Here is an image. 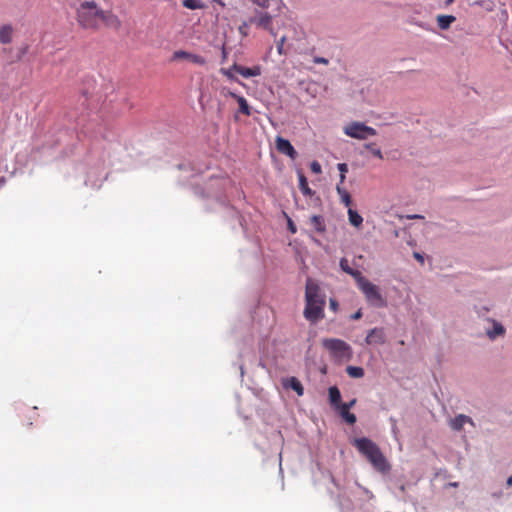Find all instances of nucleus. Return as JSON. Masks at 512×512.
Wrapping results in <instances>:
<instances>
[{"mask_svg": "<svg viewBox=\"0 0 512 512\" xmlns=\"http://www.w3.org/2000/svg\"><path fill=\"white\" fill-rule=\"evenodd\" d=\"M326 296L319 284L311 278H307L305 285L304 317L311 323H317L324 318Z\"/></svg>", "mask_w": 512, "mask_h": 512, "instance_id": "f257e3e1", "label": "nucleus"}, {"mask_svg": "<svg viewBox=\"0 0 512 512\" xmlns=\"http://www.w3.org/2000/svg\"><path fill=\"white\" fill-rule=\"evenodd\" d=\"M352 445L364 456L372 467L379 473L387 474L391 465L382 453L379 446L367 437L355 438Z\"/></svg>", "mask_w": 512, "mask_h": 512, "instance_id": "f03ea898", "label": "nucleus"}, {"mask_svg": "<svg viewBox=\"0 0 512 512\" xmlns=\"http://www.w3.org/2000/svg\"><path fill=\"white\" fill-rule=\"evenodd\" d=\"M79 24L86 29H96L107 21V17L94 1H83L77 8Z\"/></svg>", "mask_w": 512, "mask_h": 512, "instance_id": "7ed1b4c3", "label": "nucleus"}, {"mask_svg": "<svg viewBox=\"0 0 512 512\" xmlns=\"http://www.w3.org/2000/svg\"><path fill=\"white\" fill-rule=\"evenodd\" d=\"M322 345L336 361H349L353 356L351 346L341 339L326 338L322 340Z\"/></svg>", "mask_w": 512, "mask_h": 512, "instance_id": "20e7f679", "label": "nucleus"}, {"mask_svg": "<svg viewBox=\"0 0 512 512\" xmlns=\"http://www.w3.org/2000/svg\"><path fill=\"white\" fill-rule=\"evenodd\" d=\"M332 482L338 488V502L341 510H350L352 508V501L350 498L351 494L355 493V489L362 490L368 497H372V494L366 488L361 487L358 483H348L347 485L341 486L334 478Z\"/></svg>", "mask_w": 512, "mask_h": 512, "instance_id": "39448f33", "label": "nucleus"}, {"mask_svg": "<svg viewBox=\"0 0 512 512\" xmlns=\"http://www.w3.org/2000/svg\"><path fill=\"white\" fill-rule=\"evenodd\" d=\"M356 284L371 305L375 307L385 306L384 298L382 297L378 286L370 282L364 276L358 279Z\"/></svg>", "mask_w": 512, "mask_h": 512, "instance_id": "423d86ee", "label": "nucleus"}, {"mask_svg": "<svg viewBox=\"0 0 512 512\" xmlns=\"http://www.w3.org/2000/svg\"><path fill=\"white\" fill-rule=\"evenodd\" d=\"M344 133L355 139L365 140L370 136L377 134L373 127L367 126L363 122H352L344 127Z\"/></svg>", "mask_w": 512, "mask_h": 512, "instance_id": "0eeeda50", "label": "nucleus"}, {"mask_svg": "<svg viewBox=\"0 0 512 512\" xmlns=\"http://www.w3.org/2000/svg\"><path fill=\"white\" fill-rule=\"evenodd\" d=\"M227 182L228 180L226 178L211 177L206 196L216 198L217 201L224 204V199L222 198L220 191L225 188ZM200 194L205 196L204 191H201Z\"/></svg>", "mask_w": 512, "mask_h": 512, "instance_id": "6e6552de", "label": "nucleus"}, {"mask_svg": "<svg viewBox=\"0 0 512 512\" xmlns=\"http://www.w3.org/2000/svg\"><path fill=\"white\" fill-rule=\"evenodd\" d=\"M387 341V335L383 327H374L369 330L365 338V344L369 346L383 345Z\"/></svg>", "mask_w": 512, "mask_h": 512, "instance_id": "1a4fd4ad", "label": "nucleus"}, {"mask_svg": "<svg viewBox=\"0 0 512 512\" xmlns=\"http://www.w3.org/2000/svg\"><path fill=\"white\" fill-rule=\"evenodd\" d=\"M249 23L255 24L257 27L263 28L271 32L274 35L272 29V16L267 12L255 11V16L249 19Z\"/></svg>", "mask_w": 512, "mask_h": 512, "instance_id": "9d476101", "label": "nucleus"}, {"mask_svg": "<svg viewBox=\"0 0 512 512\" xmlns=\"http://www.w3.org/2000/svg\"><path fill=\"white\" fill-rule=\"evenodd\" d=\"M275 142L276 148L281 154L288 156L292 160H295L297 158L298 153L289 140L281 136H277Z\"/></svg>", "mask_w": 512, "mask_h": 512, "instance_id": "9b49d317", "label": "nucleus"}, {"mask_svg": "<svg viewBox=\"0 0 512 512\" xmlns=\"http://www.w3.org/2000/svg\"><path fill=\"white\" fill-rule=\"evenodd\" d=\"M184 59L197 65H205L206 59L198 54H193L185 50H177L172 55V60Z\"/></svg>", "mask_w": 512, "mask_h": 512, "instance_id": "f8f14e48", "label": "nucleus"}, {"mask_svg": "<svg viewBox=\"0 0 512 512\" xmlns=\"http://www.w3.org/2000/svg\"><path fill=\"white\" fill-rule=\"evenodd\" d=\"M465 424H470L472 427H475L473 419L464 414H458L449 421L450 428L457 432L461 431Z\"/></svg>", "mask_w": 512, "mask_h": 512, "instance_id": "ddd939ff", "label": "nucleus"}, {"mask_svg": "<svg viewBox=\"0 0 512 512\" xmlns=\"http://www.w3.org/2000/svg\"><path fill=\"white\" fill-rule=\"evenodd\" d=\"M492 323L491 329H486V335L490 340H495L499 336H503L506 332L505 327L497 320L487 318Z\"/></svg>", "mask_w": 512, "mask_h": 512, "instance_id": "4468645a", "label": "nucleus"}, {"mask_svg": "<svg viewBox=\"0 0 512 512\" xmlns=\"http://www.w3.org/2000/svg\"><path fill=\"white\" fill-rule=\"evenodd\" d=\"M232 68L235 72L239 73L241 76L247 79L261 75V67L258 65L249 68L238 64H234Z\"/></svg>", "mask_w": 512, "mask_h": 512, "instance_id": "2eb2a0df", "label": "nucleus"}, {"mask_svg": "<svg viewBox=\"0 0 512 512\" xmlns=\"http://www.w3.org/2000/svg\"><path fill=\"white\" fill-rule=\"evenodd\" d=\"M339 265L342 271L352 276L356 282L358 281V279L363 277L362 273L359 270L350 267L349 262L346 258H341Z\"/></svg>", "mask_w": 512, "mask_h": 512, "instance_id": "dca6fc26", "label": "nucleus"}, {"mask_svg": "<svg viewBox=\"0 0 512 512\" xmlns=\"http://www.w3.org/2000/svg\"><path fill=\"white\" fill-rule=\"evenodd\" d=\"M283 385L285 388H290L295 391L298 396H302L304 394L303 385L296 377L287 378Z\"/></svg>", "mask_w": 512, "mask_h": 512, "instance_id": "f3484780", "label": "nucleus"}, {"mask_svg": "<svg viewBox=\"0 0 512 512\" xmlns=\"http://www.w3.org/2000/svg\"><path fill=\"white\" fill-rule=\"evenodd\" d=\"M230 96L236 99V101L238 102L239 112L246 116H250L252 114L248 101L243 96L238 95L234 92H230Z\"/></svg>", "mask_w": 512, "mask_h": 512, "instance_id": "a211bd4d", "label": "nucleus"}, {"mask_svg": "<svg viewBox=\"0 0 512 512\" xmlns=\"http://www.w3.org/2000/svg\"><path fill=\"white\" fill-rule=\"evenodd\" d=\"M329 402L334 409L341 405V393L336 386H331L328 389Z\"/></svg>", "mask_w": 512, "mask_h": 512, "instance_id": "6ab92c4d", "label": "nucleus"}, {"mask_svg": "<svg viewBox=\"0 0 512 512\" xmlns=\"http://www.w3.org/2000/svg\"><path fill=\"white\" fill-rule=\"evenodd\" d=\"M297 174L299 179V189L302 192V194L305 196L313 195L314 192L308 186V181L305 175L300 170L297 172Z\"/></svg>", "mask_w": 512, "mask_h": 512, "instance_id": "aec40b11", "label": "nucleus"}, {"mask_svg": "<svg viewBox=\"0 0 512 512\" xmlns=\"http://www.w3.org/2000/svg\"><path fill=\"white\" fill-rule=\"evenodd\" d=\"M456 21V17L453 15H438L437 24L440 29L447 30L450 25Z\"/></svg>", "mask_w": 512, "mask_h": 512, "instance_id": "412c9836", "label": "nucleus"}, {"mask_svg": "<svg viewBox=\"0 0 512 512\" xmlns=\"http://www.w3.org/2000/svg\"><path fill=\"white\" fill-rule=\"evenodd\" d=\"M13 28L11 25H3L0 29V42L8 44L12 41Z\"/></svg>", "mask_w": 512, "mask_h": 512, "instance_id": "4be33fe9", "label": "nucleus"}, {"mask_svg": "<svg viewBox=\"0 0 512 512\" xmlns=\"http://www.w3.org/2000/svg\"><path fill=\"white\" fill-rule=\"evenodd\" d=\"M311 224L318 233H324L326 231L325 221L321 215H313L311 217Z\"/></svg>", "mask_w": 512, "mask_h": 512, "instance_id": "5701e85b", "label": "nucleus"}, {"mask_svg": "<svg viewBox=\"0 0 512 512\" xmlns=\"http://www.w3.org/2000/svg\"><path fill=\"white\" fill-rule=\"evenodd\" d=\"M336 191H337L338 195L340 196L342 203H344V205L347 207L350 206L351 196H350L349 192L343 187V184H337Z\"/></svg>", "mask_w": 512, "mask_h": 512, "instance_id": "b1692460", "label": "nucleus"}, {"mask_svg": "<svg viewBox=\"0 0 512 512\" xmlns=\"http://www.w3.org/2000/svg\"><path fill=\"white\" fill-rule=\"evenodd\" d=\"M336 410L338 411L340 416L343 418V420L345 422H347L348 424L353 425L356 422L357 418H356L355 414L349 412L348 409L339 406L338 408H336Z\"/></svg>", "mask_w": 512, "mask_h": 512, "instance_id": "393cba45", "label": "nucleus"}, {"mask_svg": "<svg viewBox=\"0 0 512 512\" xmlns=\"http://www.w3.org/2000/svg\"><path fill=\"white\" fill-rule=\"evenodd\" d=\"M348 218L351 225L354 227H360L363 223L362 216L356 211L351 208L348 209Z\"/></svg>", "mask_w": 512, "mask_h": 512, "instance_id": "a878e982", "label": "nucleus"}, {"mask_svg": "<svg viewBox=\"0 0 512 512\" xmlns=\"http://www.w3.org/2000/svg\"><path fill=\"white\" fill-rule=\"evenodd\" d=\"M498 0H480L478 2H471V5H477L482 7L485 11L491 12L496 7V2Z\"/></svg>", "mask_w": 512, "mask_h": 512, "instance_id": "bb28decb", "label": "nucleus"}, {"mask_svg": "<svg viewBox=\"0 0 512 512\" xmlns=\"http://www.w3.org/2000/svg\"><path fill=\"white\" fill-rule=\"evenodd\" d=\"M346 372L352 378H361L364 376V369L359 366H347Z\"/></svg>", "mask_w": 512, "mask_h": 512, "instance_id": "cd10ccee", "label": "nucleus"}, {"mask_svg": "<svg viewBox=\"0 0 512 512\" xmlns=\"http://www.w3.org/2000/svg\"><path fill=\"white\" fill-rule=\"evenodd\" d=\"M183 6L191 10L203 9L205 7L201 0H183Z\"/></svg>", "mask_w": 512, "mask_h": 512, "instance_id": "c85d7f7f", "label": "nucleus"}, {"mask_svg": "<svg viewBox=\"0 0 512 512\" xmlns=\"http://www.w3.org/2000/svg\"><path fill=\"white\" fill-rule=\"evenodd\" d=\"M474 311L479 318L487 320V314L490 311V307L488 305H475Z\"/></svg>", "mask_w": 512, "mask_h": 512, "instance_id": "c756f323", "label": "nucleus"}, {"mask_svg": "<svg viewBox=\"0 0 512 512\" xmlns=\"http://www.w3.org/2000/svg\"><path fill=\"white\" fill-rule=\"evenodd\" d=\"M364 148L369 150L373 156L383 159V154L380 148L376 147L373 143L364 144Z\"/></svg>", "mask_w": 512, "mask_h": 512, "instance_id": "7c9ffc66", "label": "nucleus"}, {"mask_svg": "<svg viewBox=\"0 0 512 512\" xmlns=\"http://www.w3.org/2000/svg\"><path fill=\"white\" fill-rule=\"evenodd\" d=\"M77 121V126H81V132L84 133V134H88V133H91L92 134V123L89 122V124H84V117L81 116V117H78L76 119Z\"/></svg>", "mask_w": 512, "mask_h": 512, "instance_id": "2f4dec72", "label": "nucleus"}, {"mask_svg": "<svg viewBox=\"0 0 512 512\" xmlns=\"http://www.w3.org/2000/svg\"><path fill=\"white\" fill-rule=\"evenodd\" d=\"M337 168L340 172V181L338 184H343L346 178L345 174L348 171V165L346 163H339Z\"/></svg>", "mask_w": 512, "mask_h": 512, "instance_id": "473e14b6", "label": "nucleus"}, {"mask_svg": "<svg viewBox=\"0 0 512 512\" xmlns=\"http://www.w3.org/2000/svg\"><path fill=\"white\" fill-rule=\"evenodd\" d=\"M254 5L262 8V9H267L269 8L270 6V1L269 0H250Z\"/></svg>", "mask_w": 512, "mask_h": 512, "instance_id": "72a5a7b5", "label": "nucleus"}, {"mask_svg": "<svg viewBox=\"0 0 512 512\" xmlns=\"http://www.w3.org/2000/svg\"><path fill=\"white\" fill-rule=\"evenodd\" d=\"M286 41V36H282L279 41L277 42V52L280 55L286 54L284 51V43Z\"/></svg>", "mask_w": 512, "mask_h": 512, "instance_id": "f704fd0d", "label": "nucleus"}, {"mask_svg": "<svg viewBox=\"0 0 512 512\" xmlns=\"http://www.w3.org/2000/svg\"><path fill=\"white\" fill-rule=\"evenodd\" d=\"M311 171L315 174H320L322 172V167L318 161H312L310 164Z\"/></svg>", "mask_w": 512, "mask_h": 512, "instance_id": "c9c22d12", "label": "nucleus"}, {"mask_svg": "<svg viewBox=\"0 0 512 512\" xmlns=\"http://www.w3.org/2000/svg\"><path fill=\"white\" fill-rule=\"evenodd\" d=\"M178 168H179L180 170H185V171H190V170H191V171H193V172L195 173L194 175H196V174L200 173V170H199V169H197V170H196V169H195L194 167H192L190 164H179Z\"/></svg>", "mask_w": 512, "mask_h": 512, "instance_id": "e433bc0d", "label": "nucleus"}, {"mask_svg": "<svg viewBox=\"0 0 512 512\" xmlns=\"http://www.w3.org/2000/svg\"><path fill=\"white\" fill-rule=\"evenodd\" d=\"M312 61H313L314 64H323V65H328L329 64V59H327L325 57H321V56L313 57Z\"/></svg>", "mask_w": 512, "mask_h": 512, "instance_id": "4c0bfd02", "label": "nucleus"}, {"mask_svg": "<svg viewBox=\"0 0 512 512\" xmlns=\"http://www.w3.org/2000/svg\"><path fill=\"white\" fill-rule=\"evenodd\" d=\"M249 21L248 22H243L240 26H239V32L240 34H242L243 36H247L248 35V27H249Z\"/></svg>", "mask_w": 512, "mask_h": 512, "instance_id": "58836bf2", "label": "nucleus"}, {"mask_svg": "<svg viewBox=\"0 0 512 512\" xmlns=\"http://www.w3.org/2000/svg\"><path fill=\"white\" fill-rule=\"evenodd\" d=\"M232 71H234L232 67H231V68H229V69H221V73H222L223 75H225L228 79L234 80V79H235V77H234V75L232 74Z\"/></svg>", "mask_w": 512, "mask_h": 512, "instance_id": "ea45409f", "label": "nucleus"}, {"mask_svg": "<svg viewBox=\"0 0 512 512\" xmlns=\"http://www.w3.org/2000/svg\"><path fill=\"white\" fill-rule=\"evenodd\" d=\"M329 307H330L331 310L336 312L337 309H338V302L335 299L330 298V300H329Z\"/></svg>", "mask_w": 512, "mask_h": 512, "instance_id": "a19ab883", "label": "nucleus"}, {"mask_svg": "<svg viewBox=\"0 0 512 512\" xmlns=\"http://www.w3.org/2000/svg\"><path fill=\"white\" fill-rule=\"evenodd\" d=\"M356 404V399H352L350 402H347V403H341V407L343 408H346L348 410H350V408H352L354 405Z\"/></svg>", "mask_w": 512, "mask_h": 512, "instance_id": "79ce46f5", "label": "nucleus"}, {"mask_svg": "<svg viewBox=\"0 0 512 512\" xmlns=\"http://www.w3.org/2000/svg\"><path fill=\"white\" fill-rule=\"evenodd\" d=\"M288 229L293 234L296 233V231H297L295 224L293 223V221L290 218H288Z\"/></svg>", "mask_w": 512, "mask_h": 512, "instance_id": "37998d69", "label": "nucleus"}, {"mask_svg": "<svg viewBox=\"0 0 512 512\" xmlns=\"http://www.w3.org/2000/svg\"><path fill=\"white\" fill-rule=\"evenodd\" d=\"M362 317V310L359 309L357 310L355 313H353L351 316H350V319L352 320H358Z\"/></svg>", "mask_w": 512, "mask_h": 512, "instance_id": "c03bdc74", "label": "nucleus"}, {"mask_svg": "<svg viewBox=\"0 0 512 512\" xmlns=\"http://www.w3.org/2000/svg\"><path fill=\"white\" fill-rule=\"evenodd\" d=\"M413 256H414V258H415L417 261H419L421 264H423V263H424V256H423L421 253H419V252H414V253H413Z\"/></svg>", "mask_w": 512, "mask_h": 512, "instance_id": "a18cd8bd", "label": "nucleus"}, {"mask_svg": "<svg viewBox=\"0 0 512 512\" xmlns=\"http://www.w3.org/2000/svg\"><path fill=\"white\" fill-rule=\"evenodd\" d=\"M409 219H423L424 217L422 215H419V214H414V215H410L408 216Z\"/></svg>", "mask_w": 512, "mask_h": 512, "instance_id": "49530a36", "label": "nucleus"}, {"mask_svg": "<svg viewBox=\"0 0 512 512\" xmlns=\"http://www.w3.org/2000/svg\"><path fill=\"white\" fill-rule=\"evenodd\" d=\"M390 420L393 422L392 432H393L394 434H396V430H397V427H396V421H395L393 418H391Z\"/></svg>", "mask_w": 512, "mask_h": 512, "instance_id": "de8ad7c7", "label": "nucleus"}, {"mask_svg": "<svg viewBox=\"0 0 512 512\" xmlns=\"http://www.w3.org/2000/svg\"><path fill=\"white\" fill-rule=\"evenodd\" d=\"M507 485L512 486V475L507 479Z\"/></svg>", "mask_w": 512, "mask_h": 512, "instance_id": "09e8293b", "label": "nucleus"}, {"mask_svg": "<svg viewBox=\"0 0 512 512\" xmlns=\"http://www.w3.org/2000/svg\"><path fill=\"white\" fill-rule=\"evenodd\" d=\"M501 15H502V17H504L505 19L508 17V14H507V11H506V10H503V11L501 12Z\"/></svg>", "mask_w": 512, "mask_h": 512, "instance_id": "8fccbe9b", "label": "nucleus"}, {"mask_svg": "<svg viewBox=\"0 0 512 512\" xmlns=\"http://www.w3.org/2000/svg\"><path fill=\"white\" fill-rule=\"evenodd\" d=\"M214 2H216L217 4H219L221 6H224V3L222 0H214Z\"/></svg>", "mask_w": 512, "mask_h": 512, "instance_id": "3c124183", "label": "nucleus"}, {"mask_svg": "<svg viewBox=\"0 0 512 512\" xmlns=\"http://www.w3.org/2000/svg\"><path fill=\"white\" fill-rule=\"evenodd\" d=\"M67 1L69 2V4L71 6H75L76 5V1H74V0H67Z\"/></svg>", "mask_w": 512, "mask_h": 512, "instance_id": "603ef678", "label": "nucleus"}, {"mask_svg": "<svg viewBox=\"0 0 512 512\" xmlns=\"http://www.w3.org/2000/svg\"><path fill=\"white\" fill-rule=\"evenodd\" d=\"M453 1H454V0H446V1H445V4H446V5H450Z\"/></svg>", "mask_w": 512, "mask_h": 512, "instance_id": "864d4df0", "label": "nucleus"}, {"mask_svg": "<svg viewBox=\"0 0 512 512\" xmlns=\"http://www.w3.org/2000/svg\"><path fill=\"white\" fill-rule=\"evenodd\" d=\"M199 190H200V189H199V187H196V188H195V193H197V194H198V193H199Z\"/></svg>", "mask_w": 512, "mask_h": 512, "instance_id": "5fc2aeb1", "label": "nucleus"}, {"mask_svg": "<svg viewBox=\"0 0 512 512\" xmlns=\"http://www.w3.org/2000/svg\"><path fill=\"white\" fill-rule=\"evenodd\" d=\"M240 370H241V375L243 376L244 371H243V367L242 366L240 367Z\"/></svg>", "mask_w": 512, "mask_h": 512, "instance_id": "6e6d98bb", "label": "nucleus"}, {"mask_svg": "<svg viewBox=\"0 0 512 512\" xmlns=\"http://www.w3.org/2000/svg\"><path fill=\"white\" fill-rule=\"evenodd\" d=\"M450 485L453 487H456L458 484L455 482V483H451Z\"/></svg>", "mask_w": 512, "mask_h": 512, "instance_id": "4d7b16f0", "label": "nucleus"}]
</instances>
